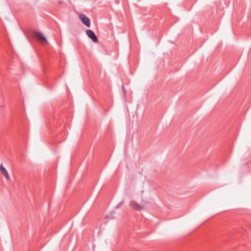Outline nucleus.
Here are the masks:
<instances>
[{"instance_id":"obj_3","label":"nucleus","mask_w":251,"mask_h":251,"mask_svg":"<svg viewBox=\"0 0 251 251\" xmlns=\"http://www.w3.org/2000/svg\"><path fill=\"white\" fill-rule=\"evenodd\" d=\"M129 205L133 207L136 210H142L144 209V207L140 205L135 201L131 200L129 202Z\"/></svg>"},{"instance_id":"obj_1","label":"nucleus","mask_w":251,"mask_h":251,"mask_svg":"<svg viewBox=\"0 0 251 251\" xmlns=\"http://www.w3.org/2000/svg\"><path fill=\"white\" fill-rule=\"evenodd\" d=\"M86 33L93 42L97 43L98 42V39L93 31L91 29H87Z\"/></svg>"},{"instance_id":"obj_5","label":"nucleus","mask_w":251,"mask_h":251,"mask_svg":"<svg viewBox=\"0 0 251 251\" xmlns=\"http://www.w3.org/2000/svg\"><path fill=\"white\" fill-rule=\"evenodd\" d=\"M0 171L1 173L3 174V175L4 176V177L7 179L9 180L10 179V176H9V174H8L7 170L3 166L2 164L0 165Z\"/></svg>"},{"instance_id":"obj_2","label":"nucleus","mask_w":251,"mask_h":251,"mask_svg":"<svg viewBox=\"0 0 251 251\" xmlns=\"http://www.w3.org/2000/svg\"><path fill=\"white\" fill-rule=\"evenodd\" d=\"M79 17L83 24H84L88 27L90 26L91 22L89 18H88L83 14H80Z\"/></svg>"},{"instance_id":"obj_4","label":"nucleus","mask_w":251,"mask_h":251,"mask_svg":"<svg viewBox=\"0 0 251 251\" xmlns=\"http://www.w3.org/2000/svg\"><path fill=\"white\" fill-rule=\"evenodd\" d=\"M35 37L42 42H47L46 37L43 35L41 32H36L34 34Z\"/></svg>"},{"instance_id":"obj_6","label":"nucleus","mask_w":251,"mask_h":251,"mask_svg":"<svg viewBox=\"0 0 251 251\" xmlns=\"http://www.w3.org/2000/svg\"><path fill=\"white\" fill-rule=\"evenodd\" d=\"M124 203V200L119 203V204L116 206V208H118L121 205H122Z\"/></svg>"}]
</instances>
